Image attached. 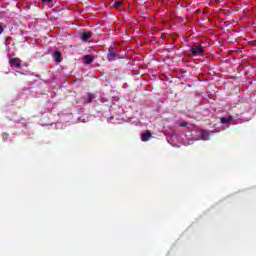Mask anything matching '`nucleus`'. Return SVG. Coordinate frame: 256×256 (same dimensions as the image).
I'll return each mask as SVG.
<instances>
[{
	"mask_svg": "<svg viewBox=\"0 0 256 256\" xmlns=\"http://www.w3.org/2000/svg\"><path fill=\"white\" fill-rule=\"evenodd\" d=\"M9 65H10V67H13L15 69H21V59H19V58H10L9 59Z\"/></svg>",
	"mask_w": 256,
	"mask_h": 256,
	"instance_id": "nucleus-2",
	"label": "nucleus"
},
{
	"mask_svg": "<svg viewBox=\"0 0 256 256\" xmlns=\"http://www.w3.org/2000/svg\"><path fill=\"white\" fill-rule=\"evenodd\" d=\"M53 57L55 58L56 63H61V52L55 51L53 53Z\"/></svg>",
	"mask_w": 256,
	"mask_h": 256,
	"instance_id": "nucleus-8",
	"label": "nucleus"
},
{
	"mask_svg": "<svg viewBox=\"0 0 256 256\" xmlns=\"http://www.w3.org/2000/svg\"><path fill=\"white\" fill-rule=\"evenodd\" d=\"M121 5H123V2L122 1H116V2H114V7H115V9H119V7H121Z\"/></svg>",
	"mask_w": 256,
	"mask_h": 256,
	"instance_id": "nucleus-10",
	"label": "nucleus"
},
{
	"mask_svg": "<svg viewBox=\"0 0 256 256\" xmlns=\"http://www.w3.org/2000/svg\"><path fill=\"white\" fill-rule=\"evenodd\" d=\"M91 37H93V32L91 31H83L80 35V39L81 41H83V43H87V41H89V39H91Z\"/></svg>",
	"mask_w": 256,
	"mask_h": 256,
	"instance_id": "nucleus-3",
	"label": "nucleus"
},
{
	"mask_svg": "<svg viewBox=\"0 0 256 256\" xmlns=\"http://www.w3.org/2000/svg\"><path fill=\"white\" fill-rule=\"evenodd\" d=\"M93 99H95V96L92 93L87 94V103H93Z\"/></svg>",
	"mask_w": 256,
	"mask_h": 256,
	"instance_id": "nucleus-9",
	"label": "nucleus"
},
{
	"mask_svg": "<svg viewBox=\"0 0 256 256\" xmlns=\"http://www.w3.org/2000/svg\"><path fill=\"white\" fill-rule=\"evenodd\" d=\"M192 57H201L205 53V46L194 44L190 47Z\"/></svg>",
	"mask_w": 256,
	"mask_h": 256,
	"instance_id": "nucleus-1",
	"label": "nucleus"
},
{
	"mask_svg": "<svg viewBox=\"0 0 256 256\" xmlns=\"http://www.w3.org/2000/svg\"><path fill=\"white\" fill-rule=\"evenodd\" d=\"M201 137L204 141H207V139L209 138V134H207V132H202Z\"/></svg>",
	"mask_w": 256,
	"mask_h": 256,
	"instance_id": "nucleus-11",
	"label": "nucleus"
},
{
	"mask_svg": "<svg viewBox=\"0 0 256 256\" xmlns=\"http://www.w3.org/2000/svg\"><path fill=\"white\" fill-rule=\"evenodd\" d=\"M3 31H4L3 27L0 26V35L1 33H3Z\"/></svg>",
	"mask_w": 256,
	"mask_h": 256,
	"instance_id": "nucleus-14",
	"label": "nucleus"
},
{
	"mask_svg": "<svg viewBox=\"0 0 256 256\" xmlns=\"http://www.w3.org/2000/svg\"><path fill=\"white\" fill-rule=\"evenodd\" d=\"M179 127H187V122H182L179 124Z\"/></svg>",
	"mask_w": 256,
	"mask_h": 256,
	"instance_id": "nucleus-12",
	"label": "nucleus"
},
{
	"mask_svg": "<svg viewBox=\"0 0 256 256\" xmlns=\"http://www.w3.org/2000/svg\"><path fill=\"white\" fill-rule=\"evenodd\" d=\"M83 61L86 65H91L93 63V57L91 55H85Z\"/></svg>",
	"mask_w": 256,
	"mask_h": 256,
	"instance_id": "nucleus-6",
	"label": "nucleus"
},
{
	"mask_svg": "<svg viewBox=\"0 0 256 256\" xmlns=\"http://www.w3.org/2000/svg\"><path fill=\"white\" fill-rule=\"evenodd\" d=\"M118 57L119 55L117 54V52H115V48L108 49V55H107L108 61H112L113 59H117Z\"/></svg>",
	"mask_w": 256,
	"mask_h": 256,
	"instance_id": "nucleus-4",
	"label": "nucleus"
},
{
	"mask_svg": "<svg viewBox=\"0 0 256 256\" xmlns=\"http://www.w3.org/2000/svg\"><path fill=\"white\" fill-rule=\"evenodd\" d=\"M231 121H233V116H229L228 118L226 117L220 118V123H222L223 125L227 123H231Z\"/></svg>",
	"mask_w": 256,
	"mask_h": 256,
	"instance_id": "nucleus-7",
	"label": "nucleus"
},
{
	"mask_svg": "<svg viewBox=\"0 0 256 256\" xmlns=\"http://www.w3.org/2000/svg\"><path fill=\"white\" fill-rule=\"evenodd\" d=\"M151 137H153V135L151 134V131L147 130L145 133L141 135V141H143L144 143H147V141H149Z\"/></svg>",
	"mask_w": 256,
	"mask_h": 256,
	"instance_id": "nucleus-5",
	"label": "nucleus"
},
{
	"mask_svg": "<svg viewBox=\"0 0 256 256\" xmlns=\"http://www.w3.org/2000/svg\"><path fill=\"white\" fill-rule=\"evenodd\" d=\"M42 3H53V0H41Z\"/></svg>",
	"mask_w": 256,
	"mask_h": 256,
	"instance_id": "nucleus-13",
	"label": "nucleus"
}]
</instances>
